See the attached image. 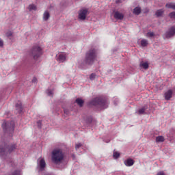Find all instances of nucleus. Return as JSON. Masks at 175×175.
Masks as SVG:
<instances>
[{
    "label": "nucleus",
    "instance_id": "obj_1",
    "mask_svg": "<svg viewBox=\"0 0 175 175\" xmlns=\"http://www.w3.org/2000/svg\"><path fill=\"white\" fill-rule=\"evenodd\" d=\"M65 158V154L62 152V149L55 148L51 152V161L55 165H59Z\"/></svg>",
    "mask_w": 175,
    "mask_h": 175
},
{
    "label": "nucleus",
    "instance_id": "obj_2",
    "mask_svg": "<svg viewBox=\"0 0 175 175\" xmlns=\"http://www.w3.org/2000/svg\"><path fill=\"white\" fill-rule=\"evenodd\" d=\"M90 105L92 106H97V107H99L100 109H107V107L109 106V103H107V100L102 97H96V98L93 99Z\"/></svg>",
    "mask_w": 175,
    "mask_h": 175
},
{
    "label": "nucleus",
    "instance_id": "obj_3",
    "mask_svg": "<svg viewBox=\"0 0 175 175\" xmlns=\"http://www.w3.org/2000/svg\"><path fill=\"white\" fill-rule=\"evenodd\" d=\"M30 55L35 61H38L40 56L43 55V48L38 44L33 45L30 51Z\"/></svg>",
    "mask_w": 175,
    "mask_h": 175
},
{
    "label": "nucleus",
    "instance_id": "obj_4",
    "mask_svg": "<svg viewBox=\"0 0 175 175\" xmlns=\"http://www.w3.org/2000/svg\"><path fill=\"white\" fill-rule=\"evenodd\" d=\"M96 59V51L95 49H90L87 53L85 57V62L88 65L94 64V61Z\"/></svg>",
    "mask_w": 175,
    "mask_h": 175
},
{
    "label": "nucleus",
    "instance_id": "obj_5",
    "mask_svg": "<svg viewBox=\"0 0 175 175\" xmlns=\"http://www.w3.org/2000/svg\"><path fill=\"white\" fill-rule=\"evenodd\" d=\"M16 145H12L10 146H6V145L3 146H0V157L1 158H3V157L6 156L8 152L10 154L12 151H14L16 150Z\"/></svg>",
    "mask_w": 175,
    "mask_h": 175
},
{
    "label": "nucleus",
    "instance_id": "obj_6",
    "mask_svg": "<svg viewBox=\"0 0 175 175\" xmlns=\"http://www.w3.org/2000/svg\"><path fill=\"white\" fill-rule=\"evenodd\" d=\"M2 128L5 133H13L14 132V122H4Z\"/></svg>",
    "mask_w": 175,
    "mask_h": 175
},
{
    "label": "nucleus",
    "instance_id": "obj_7",
    "mask_svg": "<svg viewBox=\"0 0 175 175\" xmlns=\"http://www.w3.org/2000/svg\"><path fill=\"white\" fill-rule=\"evenodd\" d=\"M88 14H89L88 9L82 8L79 11L78 18L81 21H84V20L87 18V16H88Z\"/></svg>",
    "mask_w": 175,
    "mask_h": 175
},
{
    "label": "nucleus",
    "instance_id": "obj_8",
    "mask_svg": "<svg viewBox=\"0 0 175 175\" xmlns=\"http://www.w3.org/2000/svg\"><path fill=\"white\" fill-rule=\"evenodd\" d=\"M38 167L39 168V172H43L44 167H46V161L44 158H39L38 159Z\"/></svg>",
    "mask_w": 175,
    "mask_h": 175
},
{
    "label": "nucleus",
    "instance_id": "obj_9",
    "mask_svg": "<svg viewBox=\"0 0 175 175\" xmlns=\"http://www.w3.org/2000/svg\"><path fill=\"white\" fill-rule=\"evenodd\" d=\"M56 59L57 62L60 64L62 62H65L66 61V53H59L56 55Z\"/></svg>",
    "mask_w": 175,
    "mask_h": 175
},
{
    "label": "nucleus",
    "instance_id": "obj_10",
    "mask_svg": "<svg viewBox=\"0 0 175 175\" xmlns=\"http://www.w3.org/2000/svg\"><path fill=\"white\" fill-rule=\"evenodd\" d=\"M175 35V26L171 27L169 30L165 33V37L167 39L174 36Z\"/></svg>",
    "mask_w": 175,
    "mask_h": 175
},
{
    "label": "nucleus",
    "instance_id": "obj_11",
    "mask_svg": "<svg viewBox=\"0 0 175 175\" xmlns=\"http://www.w3.org/2000/svg\"><path fill=\"white\" fill-rule=\"evenodd\" d=\"M172 96H173V90H168L164 94L165 100H170V99H172Z\"/></svg>",
    "mask_w": 175,
    "mask_h": 175
},
{
    "label": "nucleus",
    "instance_id": "obj_12",
    "mask_svg": "<svg viewBox=\"0 0 175 175\" xmlns=\"http://www.w3.org/2000/svg\"><path fill=\"white\" fill-rule=\"evenodd\" d=\"M113 17L116 18V20H124V14L116 11L114 12Z\"/></svg>",
    "mask_w": 175,
    "mask_h": 175
},
{
    "label": "nucleus",
    "instance_id": "obj_13",
    "mask_svg": "<svg viewBox=\"0 0 175 175\" xmlns=\"http://www.w3.org/2000/svg\"><path fill=\"white\" fill-rule=\"evenodd\" d=\"M149 66H150V64H148V62L142 61L139 63V68H141V69H144L145 70H147Z\"/></svg>",
    "mask_w": 175,
    "mask_h": 175
},
{
    "label": "nucleus",
    "instance_id": "obj_14",
    "mask_svg": "<svg viewBox=\"0 0 175 175\" xmlns=\"http://www.w3.org/2000/svg\"><path fill=\"white\" fill-rule=\"evenodd\" d=\"M148 107L147 106H144L142 108L139 109L136 111V114H139V116L142 114H146V110H147Z\"/></svg>",
    "mask_w": 175,
    "mask_h": 175
},
{
    "label": "nucleus",
    "instance_id": "obj_15",
    "mask_svg": "<svg viewBox=\"0 0 175 175\" xmlns=\"http://www.w3.org/2000/svg\"><path fill=\"white\" fill-rule=\"evenodd\" d=\"M135 163V161H133V159H128L124 161V165L126 166H133V164Z\"/></svg>",
    "mask_w": 175,
    "mask_h": 175
},
{
    "label": "nucleus",
    "instance_id": "obj_16",
    "mask_svg": "<svg viewBox=\"0 0 175 175\" xmlns=\"http://www.w3.org/2000/svg\"><path fill=\"white\" fill-rule=\"evenodd\" d=\"M16 109L17 110L18 113H21V111H23V105L21 102L18 101V103L16 104Z\"/></svg>",
    "mask_w": 175,
    "mask_h": 175
},
{
    "label": "nucleus",
    "instance_id": "obj_17",
    "mask_svg": "<svg viewBox=\"0 0 175 175\" xmlns=\"http://www.w3.org/2000/svg\"><path fill=\"white\" fill-rule=\"evenodd\" d=\"M133 13L136 16H139V14L142 13V8H140L139 7H136L135 8H134Z\"/></svg>",
    "mask_w": 175,
    "mask_h": 175
},
{
    "label": "nucleus",
    "instance_id": "obj_18",
    "mask_svg": "<svg viewBox=\"0 0 175 175\" xmlns=\"http://www.w3.org/2000/svg\"><path fill=\"white\" fill-rule=\"evenodd\" d=\"M165 8L167 9H172L173 10H175V3H167L165 5Z\"/></svg>",
    "mask_w": 175,
    "mask_h": 175
},
{
    "label": "nucleus",
    "instance_id": "obj_19",
    "mask_svg": "<svg viewBox=\"0 0 175 175\" xmlns=\"http://www.w3.org/2000/svg\"><path fill=\"white\" fill-rule=\"evenodd\" d=\"M50 18V13L49 11H45L44 14H43V20L44 21H47Z\"/></svg>",
    "mask_w": 175,
    "mask_h": 175
},
{
    "label": "nucleus",
    "instance_id": "obj_20",
    "mask_svg": "<svg viewBox=\"0 0 175 175\" xmlns=\"http://www.w3.org/2000/svg\"><path fill=\"white\" fill-rule=\"evenodd\" d=\"M141 46L142 47H147V46H148V40L142 39L141 40Z\"/></svg>",
    "mask_w": 175,
    "mask_h": 175
},
{
    "label": "nucleus",
    "instance_id": "obj_21",
    "mask_svg": "<svg viewBox=\"0 0 175 175\" xmlns=\"http://www.w3.org/2000/svg\"><path fill=\"white\" fill-rule=\"evenodd\" d=\"M157 143H162L165 142V137L163 136H158L156 137Z\"/></svg>",
    "mask_w": 175,
    "mask_h": 175
},
{
    "label": "nucleus",
    "instance_id": "obj_22",
    "mask_svg": "<svg viewBox=\"0 0 175 175\" xmlns=\"http://www.w3.org/2000/svg\"><path fill=\"white\" fill-rule=\"evenodd\" d=\"M165 12V11L163 10V9L161 10H158L155 14L157 16V17H161V16H162V14H163V13Z\"/></svg>",
    "mask_w": 175,
    "mask_h": 175
},
{
    "label": "nucleus",
    "instance_id": "obj_23",
    "mask_svg": "<svg viewBox=\"0 0 175 175\" xmlns=\"http://www.w3.org/2000/svg\"><path fill=\"white\" fill-rule=\"evenodd\" d=\"M76 103H77V105H79V106H80V107H81L83 106V105H84V100H83V99H81V98H77Z\"/></svg>",
    "mask_w": 175,
    "mask_h": 175
},
{
    "label": "nucleus",
    "instance_id": "obj_24",
    "mask_svg": "<svg viewBox=\"0 0 175 175\" xmlns=\"http://www.w3.org/2000/svg\"><path fill=\"white\" fill-rule=\"evenodd\" d=\"M46 94L49 96H53V94H54V90H50L48 89L46 90Z\"/></svg>",
    "mask_w": 175,
    "mask_h": 175
},
{
    "label": "nucleus",
    "instance_id": "obj_25",
    "mask_svg": "<svg viewBox=\"0 0 175 175\" xmlns=\"http://www.w3.org/2000/svg\"><path fill=\"white\" fill-rule=\"evenodd\" d=\"M146 38H153V36H155V34L154 32L149 31L146 35Z\"/></svg>",
    "mask_w": 175,
    "mask_h": 175
},
{
    "label": "nucleus",
    "instance_id": "obj_26",
    "mask_svg": "<svg viewBox=\"0 0 175 175\" xmlns=\"http://www.w3.org/2000/svg\"><path fill=\"white\" fill-rule=\"evenodd\" d=\"M28 9H29V10H36V5H35L33 4H31L29 5Z\"/></svg>",
    "mask_w": 175,
    "mask_h": 175
},
{
    "label": "nucleus",
    "instance_id": "obj_27",
    "mask_svg": "<svg viewBox=\"0 0 175 175\" xmlns=\"http://www.w3.org/2000/svg\"><path fill=\"white\" fill-rule=\"evenodd\" d=\"M81 146L82 145L80 143L76 144V145H75L76 151H77V152H79V154H80V152H79V149L81 148Z\"/></svg>",
    "mask_w": 175,
    "mask_h": 175
},
{
    "label": "nucleus",
    "instance_id": "obj_28",
    "mask_svg": "<svg viewBox=\"0 0 175 175\" xmlns=\"http://www.w3.org/2000/svg\"><path fill=\"white\" fill-rule=\"evenodd\" d=\"M113 157L114 159H118L120 157V153L118 152H113Z\"/></svg>",
    "mask_w": 175,
    "mask_h": 175
},
{
    "label": "nucleus",
    "instance_id": "obj_29",
    "mask_svg": "<svg viewBox=\"0 0 175 175\" xmlns=\"http://www.w3.org/2000/svg\"><path fill=\"white\" fill-rule=\"evenodd\" d=\"M5 35L8 38H10V36H13V32H12V31H8L5 33Z\"/></svg>",
    "mask_w": 175,
    "mask_h": 175
},
{
    "label": "nucleus",
    "instance_id": "obj_30",
    "mask_svg": "<svg viewBox=\"0 0 175 175\" xmlns=\"http://www.w3.org/2000/svg\"><path fill=\"white\" fill-rule=\"evenodd\" d=\"M12 175H21V171L20 170H16L14 172Z\"/></svg>",
    "mask_w": 175,
    "mask_h": 175
},
{
    "label": "nucleus",
    "instance_id": "obj_31",
    "mask_svg": "<svg viewBox=\"0 0 175 175\" xmlns=\"http://www.w3.org/2000/svg\"><path fill=\"white\" fill-rule=\"evenodd\" d=\"M95 77H96V75L94 73L91 74L90 76V80H95Z\"/></svg>",
    "mask_w": 175,
    "mask_h": 175
},
{
    "label": "nucleus",
    "instance_id": "obj_32",
    "mask_svg": "<svg viewBox=\"0 0 175 175\" xmlns=\"http://www.w3.org/2000/svg\"><path fill=\"white\" fill-rule=\"evenodd\" d=\"M37 124H38V128H42V120H38L37 122Z\"/></svg>",
    "mask_w": 175,
    "mask_h": 175
},
{
    "label": "nucleus",
    "instance_id": "obj_33",
    "mask_svg": "<svg viewBox=\"0 0 175 175\" xmlns=\"http://www.w3.org/2000/svg\"><path fill=\"white\" fill-rule=\"evenodd\" d=\"M157 175H165V172H163V171H161L158 172Z\"/></svg>",
    "mask_w": 175,
    "mask_h": 175
},
{
    "label": "nucleus",
    "instance_id": "obj_34",
    "mask_svg": "<svg viewBox=\"0 0 175 175\" xmlns=\"http://www.w3.org/2000/svg\"><path fill=\"white\" fill-rule=\"evenodd\" d=\"M0 47H3V40H0Z\"/></svg>",
    "mask_w": 175,
    "mask_h": 175
},
{
    "label": "nucleus",
    "instance_id": "obj_35",
    "mask_svg": "<svg viewBox=\"0 0 175 175\" xmlns=\"http://www.w3.org/2000/svg\"><path fill=\"white\" fill-rule=\"evenodd\" d=\"M32 82L33 83H36V79L35 77L33 79Z\"/></svg>",
    "mask_w": 175,
    "mask_h": 175
},
{
    "label": "nucleus",
    "instance_id": "obj_36",
    "mask_svg": "<svg viewBox=\"0 0 175 175\" xmlns=\"http://www.w3.org/2000/svg\"><path fill=\"white\" fill-rule=\"evenodd\" d=\"M120 2H122V0H116V3H120Z\"/></svg>",
    "mask_w": 175,
    "mask_h": 175
},
{
    "label": "nucleus",
    "instance_id": "obj_37",
    "mask_svg": "<svg viewBox=\"0 0 175 175\" xmlns=\"http://www.w3.org/2000/svg\"><path fill=\"white\" fill-rule=\"evenodd\" d=\"M109 142H110V140L106 141V143H109Z\"/></svg>",
    "mask_w": 175,
    "mask_h": 175
},
{
    "label": "nucleus",
    "instance_id": "obj_38",
    "mask_svg": "<svg viewBox=\"0 0 175 175\" xmlns=\"http://www.w3.org/2000/svg\"><path fill=\"white\" fill-rule=\"evenodd\" d=\"M72 158H73V159H75V155H72Z\"/></svg>",
    "mask_w": 175,
    "mask_h": 175
},
{
    "label": "nucleus",
    "instance_id": "obj_39",
    "mask_svg": "<svg viewBox=\"0 0 175 175\" xmlns=\"http://www.w3.org/2000/svg\"><path fill=\"white\" fill-rule=\"evenodd\" d=\"M64 113H66V110H64Z\"/></svg>",
    "mask_w": 175,
    "mask_h": 175
}]
</instances>
